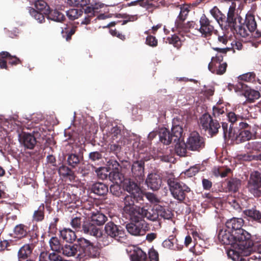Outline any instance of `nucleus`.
Segmentation results:
<instances>
[{
	"mask_svg": "<svg viewBox=\"0 0 261 261\" xmlns=\"http://www.w3.org/2000/svg\"><path fill=\"white\" fill-rule=\"evenodd\" d=\"M168 184L173 197L179 201H182L185 198L186 193L190 191V188L185 184L175 179L169 178Z\"/></svg>",
	"mask_w": 261,
	"mask_h": 261,
	"instance_id": "nucleus-4",
	"label": "nucleus"
},
{
	"mask_svg": "<svg viewBox=\"0 0 261 261\" xmlns=\"http://www.w3.org/2000/svg\"><path fill=\"white\" fill-rule=\"evenodd\" d=\"M218 42L223 45H226L228 42V37L225 35H219L218 37Z\"/></svg>",
	"mask_w": 261,
	"mask_h": 261,
	"instance_id": "nucleus-63",
	"label": "nucleus"
},
{
	"mask_svg": "<svg viewBox=\"0 0 261 261\" xmlns=\"http://www.w3.org/2000/svg\"><path fill=\"white\" fill-rule=\"evenodd\" d=\"M29 12L30 14L35 19L38 20L39 22L42 23L44 20V15H45V14L42 12L37 11L33 8H30Z\"/></svg>",
	"mask_w": 261,
	"mask_h": 261,
	"instance_id": "nucleus-42",
	"label": "nucleus"
},
{
	"mask_svg": "<svg viewBox=\"0 0 261 261\" xmlns=\"http://www.w3.org/2000/svg\"><path fill=\"white\" fill-rule=\"evenodd\" d=\"M72 227L76 229L80 228L81 225V219L78 217L73 218L70 222Z\"/></svg>",
	"mask_w": 261,
	"mask_h": 261,
	"instance_id": "nucleus-57",
	"label": "nucleus"
},
{
	"mask_svg": "<svg viewBox=\"0 0 261 261\" xmlns=\"http://www.w3.org/2000/svg\"><path fill=\"white\" fill-rule=\"evenodd\" d=\"M199 171V168L197 166H193L186 171L185 174L189 176H194Z\"/></svg>",
	"mask_w": 261,
	"mask_h": 261,
	"instance_id": "nucleus-56",
	"label": "nucleus"
},
{
	"mask_svg": "<svg viewBox=\"0 0 261 261\" xmlns=\"http://www.w3.org/2000/svg\"><path fill=\"white\" fill-rule=\"evenodd\" d=\"M222 129L223 130L224 137L226 138H228V133L230 131L229 130H232V132H235L236 130L233 129L230 127L228 128V124L225 122H223L222 124Z\"/></svg>",
	"mask_w": 261,
	"mask_h": 261,
	"instance_id": "nucleus-59",
	"label": "nucleus"
},
{
	"mask_svg": "<svg viewBox=\"0 0 261 261\" xmlns=\"http://www.w3.org/2000/svg\"><path fill=\"white\" fill-rule=\"evenodd\" d=\"M107 217L99 212L92 213L91 216V221L96 225H101L105 223Z\"/></svg>",
	"mask_w": 261,
	"mask_h": 261,
	"instance_id": "nucleus-29",
	"label": "nucleus"
},
{
	"mask_svg": "<svg viewBox=\"0 0 261 261\" xmlns=\"http://www.w3.org/2000/svg\"><path fill=\"white\" fill-rule=\"evenodd\" d=\"M146 183L148 187L151 190H157L162 185V179L159 175L155 173H150L146 178Z\"/></svg>",
	"mask_w": 261,
	"mask_h": 261,
	"instance_id": "nucleus-17",
	"label": "nucleus"
},
{
	"mask_svg": "<svg viewBox=\"0 0 261 261\" xmlns=\"http://www.w3.org/2000/svg\"><path fill=\"white\" fill-rule=\"evenodd\" d=\"M105 233L111 238L120 241L125 236L124 230L120 226H117L113 222H108L105 227Z\"/></svg>",
	"mask_w": 261,
	"mask_h": 261,
	"instance_id": "nucleus-8",
	"label": "nucleus"
},
{
	"mask_svg": "<svg viewBox=\"0 0 261 261\" xmlns=\"http://www.w3.org/2000/svg\"><path fill=\"white\" fill-rule=\"evenodd\" d=\"M132 261H148L146 254L141 249L137 248L131 255Z\"/></svg>",
	"mask_w": 261,
	"mask_h": 261,
	"instance_id": "nucleus-31",
	"label": "nucleus"
},
{
	"mask_svg": "<svg viewBox=\"0 0 261 261\" xmlns=\"http://www.w3.org/2000/svg\"><path fill=\"white\" fill-rule=\"evenodd\" d=\"M43 207H40L39 209L34 213L33 218L35 221H41L44 218Z\"/></svg>",
	"mask_w": 261,
	"mask_h": 261,
	"instance_id": "nucleus-49",
	"label": "nucleus"
},
{
	"mask_svg": "<svg viewBox=\"0 0 261 261\" xmlns=\"http://www.w3.org/2000/svg\"><path fill=\"white\" fill-rule=\"evenodd\" d=\"M124 189L128 193L133 196L136 200L138 201L142 199L143 196V193L138 186L134 181L128 180H126L124 184Z\"/></svg>",
	"mask_w": 261,
	"mask_h": 261,
	"instance_id": "nucleus-13",
	"label": "nucleus"
},
{
	"mask_svg": "<svg viewBox=\"0 0 261 261\" xmlns=\"http://www.w3.org/2000/svg\"><path fill=\"white\" fill-rule=\"evenodd\" d=\"M35 7L37 11L42 12L45 15L48 14L49 9L46 3L42 0H38L35 3Z\"/></svg>",
	"mask_w": 261,
	"mask_h": 261,
	"instance_id": "nucleus-35",
	"label": "nucleus"
},
{
	"mask_svg": "<svg viewBox=\"0 0 261 261\" xmlns=\"http://www.w3.org/2000/svg\"><path fill=\"white\" fill-rule=\"evenodd\" d=\"M32 247L29 244H25L18 251V257L20 261L28 258L32 253Z\"/></svg>",
	"mask_w": 261,
	"mask_h": 261,
	"instance_id": "nucleus-27",
	"label": "nucleus"
},
{
	"mask_svg": "<svg viewBox=\"0 0 261 261\" xmlns=\"http://www.w3.org/2000/svg\"><path fill=\"white\" fill-rule=\"evenodd\" d=\"M212 117L209 114H204L200 118L199 124L203 129L206 130V128L210 127V124L212 121Z\"/></svg>",
	"mask_w": 261,
	"mask_h": 261,
	"instance_id": "nucleus-39",
	"label": "nucleus"
},
{
	"mask_svg": "<svg viewBox=\"0 0 261 261\" xmlns=\"http://www.w3.org/2000/svg\"><path fill=\"white\" fill-rule=\"evenodd\" d=\"M243 95L246 98L247 100L250 102H253L260 97V93L258 91L251 89H246Z\"/></svg>",
	"mask_w": 261,
	"mask_h": 261,
	"instance_id": "nucleus-30",
	"label": "nucleus"
},
{
	"mask_svg": "<svg viewBox=\"0 0 261 261\" xmlns=\"http://www.w3.org/2000/svg\"><path fill=\"white\" fill-rule=\"evenodd\" d=\"M59 173L60 175L65 177L67 176H72L73 172L68 167L62 165L59 167L58 170Z\"/></svg>",
	"mask_w": 261,
	"mask_h": 261,
	"instance_id": "nucleus-48",
	"label": "nucleus"
},
{
	"mask_svg": "<svg viewBox=\"0 0 261 261\" xmlns=\"http://www.w3.org/2000/svg\"><path fill=\"white\" fill-rule=\"evenodd\" d=\"M225 110L226 109H224V108H220L219 107H214L213 109L214 114L216 116H219L220 115H223V114L225 115V114H226L225 112Z\"/></svg>",
	"mask_w": 261,
	"mask_h": 261,
	"instance_id": "nucleus-61",
	"label": "nucleus"
},
{
	"mask_svg": "<svg viewBox=\"0 0 261 261\" xmlns=\"http://www.w3.org/2000/svg\"><path fill=\"white\" fill-rule=\"evenodd\" d=\"M67 162L69 165L73 167H74L80 162L79 157L75 154H70L68 155L67 158Z\"/></svg>",
	"mask_w": 261,
	"mask_h": 261,
	"instance_id": "nucleus-47",
	"label": "nucleus"
},
{
	"mask_svg": "<svg viewBox=\"0 0 261 261\" xmlns=\"http://www.w3.org/2000/svg\"><path fill=\"white\" fill-rule=\"evenodd\" d=\"M220 127L219 123L217 121L212 119L210 124V127L206 128V130H208V133L211 135H214L218 133Z\"/></svg>",
	"mask_w": 261,
	"mask_h": 261,
	"instance_id": "nucleus-45",
	"label": "nucleus"
},
{
	"mask_svg": "<svg viewBox=\"0 0 261 261\" xmlns=\"http://www.w3.org/2000/svg\"><path fill=\"white\" fill-rule=\"evenodd\" d=\"M60 253L67 257L75 256L76 258L80 260V241L79 244H66L61 248Z\"/></svg>",
	"mask_w": 261,
	"mask_h": 261,
	"instance_id": "nucleus-15",
	"label": "nucleus"
},
{
	"mask_svg": "<svg viewBox=\"0 0 261 261\" xmlns=\"http://www.w3.org/2000/svg\"><path fill=\"white\" fill-rule=\"evenodd\" d=\"M82 228L84 232L85 233L95 237H98L101 234L100 229L91 221L84 222Z\"/></svg>",
	"mask_w": 261,
	"mask_h": 261,
	"instance_id": "nucleus-18",
	"label": "nucleus"
},
{
	"mask_svg": "<svg viewBox=\"0 0 261 261\" xmlns=\"http://www.w3.org/2000/svg\"><path fill=\"white\" fill-rule=\"evenodd\" d=\"M177 8L180 9L178 18L182 21L185 20L190 11L189 6L187 5H179L177 6Z\"/></svg>",
	"mask_w": 261,
	"mask_h": 261,
	"instance_id": "nucleus-41",
	"label": "nucleus"
},
{
	"mask_svg": "<svg viewBox=\"0 0 261 261\" xmlns=\"http://www.w3.org/2000/svg\"><path fill=\"white\" fill-rule=\"evenodd\" d=\"M134 199L132 195H126L124 199L123 211L129 216H134L136 214L138 207L134 206Z\"/></svg>",
	"mask_w": 261,
	"mask_h": 261,
	"instance_id": "nucleus-16",
	"label": "nucleus"
},
{
	"mask_svg": "<svg viewBox=\"0 0 261 261\" xmlns=\"http://www.w3.org/2000/svg\"><path fill=\"white\" fill-rule=\"evenodd\" d=\"M157 214L159 216L165 219H169L171 217L172 214L169 210H166L160 205H157Z\"/></svg>",
	"mask_w": 261,
	"mask_h": 261,
	"instance_id": "nucleus-43",
	"label": "nucleus"
},
{
	"mask_svg": "<svg viewBox=\"0 0 261 261\" xmlns=\"http://www.w3.org/2000/svg\"><path fill=\"white\" fill-rule=\"evenodd\" d=\"M261 175L257 171L253 172L250 175L248 182L249 191L255 196H259L261 195Z\"/></svg>",
	"mask_w": 261,
	"mask_h": 261,
	"instance_id": "nucleus-9",
	"label": "nucleus"
},
{
	"mask_svg": "<svg viewBox=\"0 0 261 261\" xmlns=\"http://www.w3.org/2000/svg\"><path fill=\"white\" fill-rule=\"evenodd\" d=\"M169 41L170 43L172 44L175 47H178L181 45V41L177 36H172Z\"/></svg>",
	"mask_w": 261,
	"mask_h": 261,
	"instance_id": "nucleus-54",
	"label": "nucleus"
},
{
	"mask_svg": "<svg viewBox=\"0 0 261 261\" xmlns=\"http://www.w3.org/2000/svg\"><path fill=\"white\" fill-rule=\"evenodd\" d=\"M28 231L27 226L22 224H18L13 229L14 237L16 239H21L27 236Z\"/></svg>",
	"mask_w": 261,
	"mask_h": 261,
	"instance_id": "nucleus-23",
	"label": "nucleus"
},
{
	"mask_svg": "<svg viewBox=\"0 0 261 261\" xmlns=\"http://www.w3.org/2000/svg\"><path fill=\"white\" fill-rule=\"evenodd\" d=\"M146 43L151 46H156L158 44V41L156 38L152 36H149L146 38Z\"/></svg>",
	"mask_w": 261,
	"mask_h": 261,
	"instance_id": "nucleus-58",
	"label": "nucleus"
},
{
	"mask_svg": "<svg viewBox=\"0 0 261 261\" xmlns=\"http://www.w3.org/2000/svg\"><path fill=\"white\" fill-rule=\"evenodd\" d=\"M97 176L102 179L107 178L108 175V171L107 168L100 167L95 170Z\"/></svg>",
	"mask_w": 261,
	"mask_h": 261,
	"instance_id": "nucleus-51",
	"label": "nucleus"
},
{
	"mask_svg": "<svg viewBox=\"0 0 261 261\" xmlns=\"http://www.w3.org/2000/svg\"><path fill=\"white\" fill-rule=\"evenodd\" d=\"M175 143L176 144L175 145V148L177 155L180 156H185L187 152V149H188L187 147V143L185 144L183 140L177 141Z\"/></svg>",
	"mask_w": 261,
	"mask_h": 261,
	"instance_id": "nucleus-33",
	"label": "nucleus"
},
{
	"mask_svg": "<svg viewBox=\"0 0 261 261\" xmlns=\"http://www.w3.org/2000/svg\"><path fill=\"white\" fill-rule=\"evenodd\" d=\"M60 234L63 240L69 243L73 242L76 238L75 232L69 228L63 229L60 230Z\"/></svg>",
	"mask_w": 261,
	"mask_h": 261,
	"instance_id": "nucleus-24",
	"label": "nucleus"
},
{
	"mask_svg": "<svg viewBox=\"0 0 261 261\" xmlns=\"http://www.w3.org/2000/svg\"><path fill=\"white\" fill-rule=\"evenodd\" d=\"M226 5L229 7V10L227 15L226 24L228 27L233 29L237 33L242 37L248 36L251 31L247 28L245 24L241 22V17L235 16L236 10V3L234 0H224Z\"/></svg>",
	"mask_w": 261,
	"mask_h": 261,
	"instance_id": "nucleus-2",
	"label": "nucleus"
},
{
	"mask_svg": "<svg viewBox=\"0 0 261 261\" xmlns=\"http://www.w3.org/2000/svg\"><path fill=\"white\" fill-rule=\"evenodd\" d=\"M255 74L253 72H248L239 76V79L246 82H251L254 80Z\"/></svg>",
	"mask_w": 261,
	"mask_h": 261,
	"instance_id": "nucleus-50",
	"label": "nucleus"
},
{
	"mask_svg": "<svg viewBox=\"0 0 261 261\" xmlns=\"http://www.w3.org/2000/svg\"><path fill=\"white\" fill-rule=\"evenodd\" d=\"M208 67L212 72L221 75L225 72L227 64L222 61L221 57H213Z\"/></svg>",
	"mask_w": 261,
	"mask_h": 261,
	"instance_id": "nucleus-11",
	"label": "nucleus"
},
{
	"mask_svg": "<svg viewBox=\"0 0 261 261\" xmlns=\"http://www.w3.org/2000/svg\"><path fill=\"white\" fill-rule=\"evenodd\" d=\"M66 14L69 19L74 20L83 14V11L76 9H71L66 12Z\"/></svg>",
	"mask_w": 261,
	"mask_h": 261,
	"instance_id": "nucleus-40",
	"label": "nucleus"
},
{
	"mask_svg": "<svg viewBox=\"0 0 261 261\" xmlns=\"http://www.w3.org/2000/svg\"><path fill=\"white\" fill-rule=\"evenodd\" d=\"M109 178L113 183L117 185L121 184L124 179L122 174L117 171L110 172L109 174Z\"/></svg>",
	"mask_w": 261,
	"mask_h": 261,
	"instance_id": "nucleus-36",
	"label": "nucleus"
},
{
	"mask_svg": "<svg viewBox=\"0 0 261 261\" xmlns=\"http://www.w3.org/2000/svg\"><path fill=\"white\" fill-rule=\"evenodd\" d=\"M258 252L249 258V261H261V256Z\"/></svg>",
	"mask_w": 261,
	"mask_h": 261,
	"instance_id": "nucleus-64",
	"label": "nucleus"
},
{
	"mask_svg": "<svg viewBox=\"0 0 261 261\" xmlns=\"http://www.w3.org/2000/svg\"><path fill=\"white\" fill-rule=\"evenodd\" d=\"M244 214L252 219L259 222L261 219V214L258 211L255 209L247 210L244 211Z\"/></svg>",
	"mask_w": 261,
	"mask_h": 261,
	"instance_id": "nucleus-38",
	"label": "nucleus"
},
{
	"mask_svg": "<svg viewBox=\"0 0 261 261\" xmlns=\"http://www.w3.org/2000/svg\"><path fill=\"white\" fill-rule=\"evenodd\" d=\"M80 260L84 261L87 257H96L99 255L98 248L85 239L80 240Z\"/></svg>",
	"mask_w": 261,
	"mask_h": 261,
	"instance_id": "nucleus-5",
	"label": "nucleus"
},
{
	"mask_svg": "<svg viewBox=\"0 0 261 261\" xmlns=\"http://www.w3.org/2000/svg\"><path fill=\"white\" fill-rule=\"evenodd\" d=\"M50 249L53 252L60 253L61 250V244L59 239L56 237H51L49 241Z\"/></svg>",
	"mask_w": 261,
	"mask_h": 261,
	"instance_id": "nucleus-32",
	"label": "nucleus"
},
{
	"mask_svg": "<svg viewBox=\"0 0 261 261\" xmlns=\"http://www.w3.org/2000/svg\"><path fill=\"white\" fill-rule=\"evenodd\" d=\"M96 237L98 238L99 243L100 245L103 246L108 245L112 241V238L108 236L106 233L105 234H102L101 232L100 236Z\"/></svg>",
	"mask_w": 261,
	"mask_h": 261,
	"instance_id": "nucleus-46",
	"label": "nucleus"
},
{
	"mask_svg": "<svg viewBox=\"0 0 261 261\" xmlns=\"http://www.w3.org/2000/svg\"><path fill=\"white\" fill-rule=\"evenodd\" d=\"M245 24L247 28L251 31L252 35L254 38L261 37V20L257 22L254 15L248 14L246 17Z\"/></svg>",
	"mask_w": 261,
	"mask_h": 261,
	"instance_id": "nucleus-10",
	"label": "nucleus"
},
{
	"mask_svg": "<svg viewBox=\"0 0 261 261\" xmlns=\"http://www.w3.org/2000/svg\"><path fill=\"white\" fill-rule=\"evenodd\" d=\"M132 172L135 177L142 179L144 176V163L139 161L134 163L132 167Z\"/></svg>",
	"mask_w": 261,
	"mask_h": 261,
	"instance_id": "nucleus-22",
	"label": "nucleus"
},
{
	"mask_svg": "<svg viewBox=\"0 0 261 261\" xmlns=\"http://www.w3.org/2000/svg\"><path fill=\"white\" fill-rule=\"evenodd\" d=\"M199 22L200 27L192 22L191 24V25H193L192 29L194 28L203 37H206L211 36L214 31V27L210 24V20L205 15H203L200 17Z\"/></svg>",
	"mask_w": 261,
	"mask_h": 261,
	"instance_id": "nucleus-6",
	"label": "nucleus"
},
{
	"mask_svg": "<svg viewBox=\"0 0 261 261\" xmlns=\"http://www.w3.org/2000/svg\"><path fill=\"white\" fill-rule=\"evenodd\" d=\"M146 198L151 203H155L159 202V199L153 193L148 192L145 194Z\"/></svg>",
	"mask_w": 261,
	"mask_h": 261,
	"instance_id": "nucleus-55",
	"label": "nucleus"
},
{
	"mask_svg": "<svg viewBox=\"0 0 261 261\" xmlns=\"http://www.w3.org/2000/svg\"><path fill=\"white\" fill-rule=\"evenodd\" d=\"M225 116L228 118V120L232 123L235 122L237 120V116L233 112L226 113Z\"/></svg>",
	"mask_w": 261,
	"mask_h": 261,
	"instance_id": "nucleus-62",
	"label": "nucleus"
},
{
	"mask_svg": "<svg viewBox=\"0 0 261 261\" xmlns=\"http://www.w3.org/2000/svg\"><path fill=\"white\" fill-rule=\"evenodd\" d=\"M160 141L165 145H168L173 142L172 136L169 131L166 128H161L159 132Z\"/></svg>",
	"mask_w": 261,
	"mask_h": 261,
	"instance_id": "nucleus-26",
	"label": "nucleus"
},
{
	"mask_svg": "<svg viewBox=\"0 0 261 261\" xmlns=\"http://www.w3.org/2000/svg\"><path fill=\"white\" fill-rule=\"evenodd\" d=\"M149 261H159V254L157 251L151 249L148 252Z\"/></svg>",
	"mask_w": 261,
	"mask_h": 261,
	"instance_id": "nucleus-52",
	"label": "nucleus"
},
{
	"mask_svg": "<svg viewBox=\"0 0 261 261\" xmlns=\"http://www.w3.org/2000/svg\"><path fill=\"white\" fill-rule=\"evenodd\" d=\"M204 146L203 138L196 132L191 133L187 141V147L192 151H199Z\"/></svg>",
	"mask_w": 261,
	"mask_h": 261,
	"instance_id": "nucleus-7",
	"label": "nucleus"
},
{
	"mask_svg": "<svg viewBox=\"0 0 261 261\" xmlns=\"http://www.w3.org/2000/svg\"><path fill=\"white\" fill-rule=\"evenodd\" d=\"M176 120H173V124L171 133L173 142L183 140L182 127L180 124L176 123Z\"/></svg>",
	"mask_w": 261,
	"mask_h": 261,
	"instance_id": "nucleus-20",
	"label": "nucleus"
},
{
	"mask_svg": "<svg viewBox=\"0 0 261 261\" xmlns=\"http://www.w3.org/2000/svg\"><path fill=\"white\" fill-rule=\"evenodd\" d=\"M218 239L224 245H229L232 248L227 251L228 256L233 261H243V255L250 254L252 243L250 235L245 230L230 232V230L221 229L218 233Z\"/></svg>",
	"mask_w": 261,
	"mask_h": 261,
	"instance_id": "nucleus-1",
	"label": "nucleus"
},
{
	"mask_svg": "<svg viewBox=\"0 0 261 261\" xmlns=\"http://www.w3.org/2000/svg\"><path fill=\"white\" fill-rule=\"evenodd\" d=\"M241 186V181L237 179L230 180L227 184L228 190L234 192L238 191Z\"/></svg>",
	"mask_w": 261,
	"mask_h": 261,
	"instance_id": "nucleus-44",
	"label": "nucleus"
},
{
	"mask_svg": "<svg viewBox=\"0 0 261 261\" xmlns=\"http://www.w3.org/2000/svg\"><path fill=\"white\" fill-rule=\"evenodd\" d=\"M130 217L132 222L126 225L127 231L135 236L144 235L149 229L147 223L136 214Z\"/></svg>",
	"mask_w": 261,
	"mask_h": 261,
	"instance_id": "nucleus-3",
	"label": "nucleus"
},
{
	"mask_svg": "<svg viewBox=\"0 0 261 261\" xmlns=\"http://www.w3.org/2000/svg\"><path fill=\"white\" fill-rule=\"evenodd\" d=\"M48 19L56 21H62L65 18L63 14L58 10H54L51 12L49 11L48 14H47Z\"/></svg>",
	"mask_w": 261,
	"mask_h": 261,
	"instance_id": "nucleus-37",
	"label": "nucleus"
},
{
	"mask_svg": "<svg viewBox=\"0 0 261 261\" xmlns=\"http://www.w3.org/2000/svg\"><path fill=\"white\" fill-rule=\"evenodd\" d=\"M91 190L94 193L98 195H104L108 192V187L101 182L93 184Z\"/></svg>",
	"mask_w": 261,
	"mask_h": 261,
	"instance_id": "nucleus-28",
	"label": "nucleus"
},
{
	"mask_svg": "<svg viewBox=\"0 0 261 261\" xmlns=\"http://www.w3.org/2000/svg\"><path fill=\"white\" fill-rule=\"evenodd\" d=\"M244 221L241 218H233L228 220L226 222V226L230 230L234 233V231H239V230H243L241 229L243 225Z\"/></svg>",
	"mask_w": 261,
	"mask_h": 261,
	"instance_id": "nucleus-21",
	"label": "nucleus"
},
{
	"mask_svg": "<svg viewBox=\"0 0 261 261\" xmlns=\"http://www.w3.org/2000/svg\"><path fill=\"white\" fill-rule=\"evenodd\" d=\"M20 142L28 149H33L36 144L35 137L30 134L24 133L20 136Z\"/></svg>",
	"mask_w": 261,
	"mask_h": 261,
	"instance_id": "nucleus-19",
	"label": "nucleus"
},
{
	"mask_svg": "<svg viewBox=\"0 0 261 261\" xmlns=\"http://www.w3.org/2000/svg\"><path fill=\"white\" fill-rule=\"evenodd\" d=\"M136 215L140 217V219L146 218L150 221H154L158 218L157 206L155 208L148 206H144L142 207H138Z\"/></svg>",
	"mask_w": 261,
	"mask_h": 261,
	"instance_id": "nucleus-14",
	"label": "nucleus"
},
{
	"mask_svg": "<svg viewBox=\"0 0 261 261\" xmlns=\"http://www.w3.org/2000/svg\"><path fill=\"white\" fill-rule=\"evenodd\" d=\"M137 4H139L140 6L143 7H146L147 9H148L151 7V5L149 4L147 1L145 0H137L134 2H132L130 3V5H135Z\"/></svg>",
	"mask_w": 261,
	"mask_h": 261,
	"instance_id": "nucleus-53",
	"label": "nucleus"
},
{
	"mask_svg": "<svg viewBox=\"0 0 261 261\" xmlns=\"http://www.w3.org/2000/svg\"><path fill=\"white\" fill-rule=\"evenodd\" d=\"M176 240L174 239L173 236H170L169 239L165 240L163 242V246L165 248H167L172 250H180L181 246L175 245Z\"/></svg>",
	"mask_w": 261,
	"mask_h": 261,
	"instance_id": "nucleus-34",
	"label": "nucleus"
},
{
	"mask_svg": "<svg viewBox=\"0 0 261 261\" xmlns=\"http://www.w3.org/2000/svg\"><path fill=\"white\" fill-rule=\"evenodd\" d=\"M210 13L213 17L217 20L220 25L226 23V19L225 15L222 13L217 7H214L211 10Z\"/></svg>",
	"mask_w": 261,
	"mask_h": 261,
	"instance_id": "nucleus-25",
	"label": "nucleus"
},
{
	"mask_svg": "<svg viewBox=\"0 0 261 261\" xmlns=\"http://www.w3.org/2000/svg\"><path fill=\"white\" fill-rule=\"evenodd\" d=\"M101 157V154L97 151L92 152L89 154V158L93 161L98 160L100 159Z\"/></svg>",
	"mask_w": 261,
	"mask_h": 261,
	"instance_id": "nucleus-60",
	"label": "nucleus"
},
{
	"mask_svg": "<svg viewBox=\"0 0 261 261\" xmlns=\"http://www.w3.org/2000/svg\"><path fill=\"white\" fill-rule=\"evenodd\" d=\"M229 130L228 133V138L230 139L231 140L236 141L237 143L256 138L255 134L252 133L248 130H241L239 134H236V132H232V130Z\"/></svg>",
	"mask_w": 261,
	"mask_h": 261,
	"instance_id": "nucleus-12",
	"label": "nucleus"
}]
</instances>
